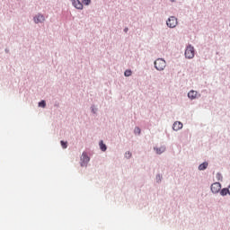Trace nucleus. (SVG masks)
<instances>
[{"instance_id":"nucleus-14","label":"nucleus","mask_w":230,"mask_h":230,"mask_svg":"<svg viewBox=\"0 0 230 230\" xmlns=\"http://www.w3.org/2000/svg\"><path fill=\"white\" fill-rule=\"evenodd\" d=\"M124 75L125 76H131L132 75V71L131 70H126L124 72Z\"/></svg>"},{"instance_id":"nucleus-16","label":"nucleus","mask_w":230,"mask_h":230,"mask_svg":"<svg viewBox=\"0 0 230 230\" xmlns=\"http://www.w3.org/2000/svg\"><path fill=\"white\" fill-rule=\"evenodd\" d=\"M83 4L89 6V4H91V0H83Z\"/></svg>"},{"instance_id":"nucleus-19","label":"nucleus","mask_w":230,"mask_h":230,"mask_svg":"<svg viewBox=\"0 0 230 230\" xmlns=\"http://www.w3.org/2000/svg\"><path fill=\"white\" fill-rule=\"evenodd\" d=\"M126 157H128V158L132 157V153L127 152V153H126Z\"/></svg>"},{"instance_id":"nucleus-12","label":"nucleus","mask_w":230,"mask_h":230,"mask_svg":"<svg viewBox=\"0 0 230 230\" xmlns=\"http://www.w3.org/2000/svg\"><path fill=\"white\" fill-rule=\"evenodd\" d=\"M227 193L229 194V189H223L220 191V194L224 197L226 195H227Z\"/></svg>"},{"instance_id":"nucleus-9","label":"nucleus","mask_w":230,"mask_h":230,"mask_svg":"<svg viewBox=\"0 0 230 230\" xmlns=\"http://www.w3.org/2000/svg\"><path fill=\"white\" fill-rule=\"evenodd\" d=\"M182 127H183V125H182V123L181 122H180V121H176V122H174L173 123V125H172V129L173 130H181V128H182Z\"/></svg>"},{"instance_id":"nucleus-6","label":"nucleus","mask_w":230,"mask_h":230,"mask_svg":"<svg viewBox=\"0 0 230 230\" xmlns=\"http://www.w3.org/2000/svg\"><path fill=\"white\" fill-rule=\"evenodd\" d=\"M72 4L77 10H84V4H82V2H80V0H72Z\"/></svg>"},{"instance_id":"nucleus-7","label":"nucleus","mask_w":230,"mask_h":230,"mask_svg":"<svg viewBox=\"0 0 230 230\" xmlns=\"http://www.w3.org/2000/svg\"><path fill=\"white\" fill-rule=\"evenodd\" d=\"M46 21V18L44 17V15L39 13L34 17V22L36 24H39V22H44Z\"/></svg>"},{"instance_id":"nucleus-11","label":"nucleus","mask_w":230,"mask_h":230,"mask_svg":"<svg viewBox=\"0 0 230 230\" xmlns=\"http://www.w3.org/2000/svg\"><path fill=\"white\" fill-rule=\"evenodd\" d=\"M100 148L102 152H105L107 150V146H105V144H103V141L100 142Z\"/></svg>"},{"instance_id":"nucleus-15","label":"nucleus","mask_w":230,"mask_h":230,"mask_svg":"<svg viewBox=\"0 0 230 230\" xmlns=\"http://www.w3.org/2000/svg\"><path fill=\"white\" fill-rule=\"evenodd\" d=\"M39 107H42V109H44L46 107V101H41L39 102Z\"/></svg>"},{"instance_id":"nucleus-20","label":"nucleus","mask_w":230,"mask_h":230,"mask_svg":"<svg viewBox=\"0 0 230 230\" xmlns=\"http://www.w3.org/2000/svg\"><path fill=\"white\" fill-rule=\"evenodd\" d=\"M124 31H125V33H127V31H128V28H125Z\"/></svg>"},{"instance_id":"nucleus-8","label":"nucleus","mask_w":230,"mask_h":230,"mask_svg":"<svg viewBox=\"0 0 230 230\" xmlns=\"http://www.w3.org/2000/svg\"><path fill=\"white\" fill-rule=\"evenodd\" d=\"M197 96H199V93L194 90L190 91L188 93V98H190V100H195L197 99Z\"/></svg>"},{"instance_id":"nucleus-18","label":"nucleus","mask_w":230,"mask_h":230,"mask_svg":"<svg viewBox=\"0 0 230 230\" xmlns=\"http://www.w3.org/2000/svg\"><path fill=\"white\" fill-rule=\"evenodd\" d=\"M135 134H141V128H135Z\"/></svg>"},{"instance_id":"nucleus-1","label":"nucleus","mask_w":230,"mask_h":230,"mask_svg":"<svg viewBox=\"0 0 230 230\" xmlns=\"http://www.w3.org/2000/svg\"><path fill=\"white\" fill-rule=\"evenodd\" d=\"M155 67L157 71H164L166 67V61L163 58H158L155 61Z\"/></svg>"},{"instance_id":"nucleus-2","label":"nucleus","mask_w":230,"mask_h":230,"mask_svg":"<svg viewBox=\"0 0 230 230\" xmlns=\"http://www.w3.org/2000/svg\"><path fill=\"white\" fill-rule=\"evenodd\" d=\"M186 58H193L195 57V49L192 46H188L185 49Z\"/></svg>"},{"instance_id":"nucleus-22","label":"nucleus","mask_w":230,"mask_h":230,"mask_svg":"<svg viewBox=\"0 0 230 230\" xmlns=\"http://www.w3.org/2000/svg\"><path fill=\"white\" fill-rule=\"evenodd\" d=\"M228 190H229V195H230V185H229V187H228Z\"/></svg>"},{"instance_id":"nucleus-3","label":"nucleus","mask_w":230,"mask_h":230,"mask_svg":"<svg viewBox=\"0 0 230 230\" xmlns=\"http://www.w3.org/2000/svg\"><path fill=\"white\" fill-rule=\"evenodd\" d=\"M179 22H177V18L175 16H170L166 22L168 28H175Z\"/></svg>"},{"instance_id":"nucleus-10","label":"nucleus","mask_w":230,"mask_h":230,"mask_svg":"<svg viewBox=\"0 0 230 230\" xmlns=\"http://www.w3.org/2000/svg\"><path fill=\"white\" fill-rule=\"evenodd\" d=\"M206 168H208V162H204L203 164H199V170H200V171L206 170Z\"/></svg>"},{"instance_id":"nucleus-5","label":"nucleus","mask_w":230,"mask_h":230,"mask_svg":"<svg viewBox=\"0 0 230 230\" xmlns=\"http://www.w3.org/2000/svg\"><path fill=\"white\" fill-rule=\"evenodd\" d=\"M222 190V185L220 182H215L211 185V191L212 193H218Z\"/></svg>"},{"instance_id":"nucleus-13","label":"nucleus","mask_w":230,"mask_h":230,"mask_svg":"<svg viewBox=\"0 0 230 230\" xmlns=\"http://www.w3.org/2000/svg\"><path fill=\"white\" fill-rule=\"evenodd\" d=\"M156 154H163V152H164V150H166V148L164 147H160V148H156Z\"/></svg>"},{"instance_id":"nucleus-4","label":"nucleus","mask_w":230,"mask_h":230,"mask_svg":"<svg viewBox=\"0 0 230 230\" xmlns=\"http://www.w3.org/2000/svg\"><path fill=\"white\" fill-rule=\"evenodd\" d=\"M89 161H91V158H89L87 153L84 152L81 155V166H87Z\"/></svg>"},{"instance_id":"nucleus-17","label":"nucleus","mask_w":230,"mask_h":230,"mask_svg":"<svg viewBox=\"0 0 230 230\" xmlns=\"http://www.w3.org/2000/svg\"><path fill=\"white\" fill-rule=\"evenodd\" d=\"M61 146L63 148H67V142H64L63 140L61 141Z\"/></svg>"},{"instance_id":"nucleus-21","label":"nucleus","mask_w":230,"mask_h":230,"mask_svg":"<svg viewBox=\"0 0 230 230\" xmlns=\"http://www.w3.org/2000/svg\"><path fill=\"white\" fill-rule=\"evenodd\" d=\"M172 3H175V1H177V0H170Z\"/></svg>"}]
</instances>
